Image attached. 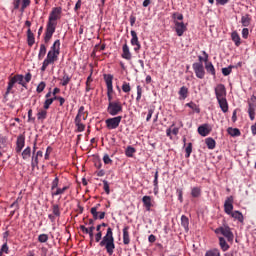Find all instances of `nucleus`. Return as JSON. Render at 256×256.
<instances>
[{"label":"nucleus","mask_w":256,"mask_h":256,"mask_svg":"<svg viewBox=\"0 0 256 256\" xmlns=\"http://www.w3.org/2000/svg\"><path fill=\"white\" fill-rule=\"evenodd\" d=\"M123 112V104L120 101L109 102L107 113L111 116L120 115Z\"/></svg>","instance_id":"nucleus-4"},{"label":"nucleus","mask_w":256,"mask_h":256,"mask_svg":"<svg viewBox=\"0 0 256 256\" xmlns=\"http://www.w3.org/2000/svg\"><path fill=\"white\" fill-rule=\"evenodd\" d=\"M122 119H123L122 116H117V117H114V118H107L105 120L107 129L108 130H115V129L119 128Z\"/></svg>","instance_id":"nucleus-8"},{"label":"nucleus","mask_w":256,"mask_h":256,"mask_svg":"<svg viewBox=\"0 0 256 256\" xmlns=\"http://www.w3.org/2000/svg\"><path fill=\"white\" fill-rule=\"evenodd\" d=\"M229 215H230V217H232L236 221H239L241 223H243V221H244V216L240 211H233Z\"/></svg>","instance_id":"nucleus-27"},{"label":"nucleus","mask_w":256,"mask_h":256,"mask_svg":"<svg viewBox=\"0 0 256 256\" xmlns=\"http://www.w3.org/2000/svg\"><path fill=\"white\" fill-rule=\"evenodd\" d=\"M60 46H61V42L59 39H57L51 46V50L48 52L60 55Z\"/></svg>","instance_id":"nucleus-24"},{"label":"nucleus","mask_w":256,"mask_h":256,"mask_svg":"<svg viewBox=\"0 0 256 256\" xmlns=\"http://www.w3.org/2000/svg\"><path fill=\"white\" fill-rule=\"evenodd\" d=\"M220 109H222L223 113H227L229 111V104L226 98L217 99Z\"/></svg>","instance_id":"nucleus-20"},{"label":"nucleus","mask_w":256,"mask_h":256,"mask_svg":"<svg viewBox=\"0 0 256 256\" xmlns=\"http://www.w3.org/2000/svg\"><path fill=\"white\" fill-rule=\"evenodd\" d=\"M9 252V248L7 246V243H5L4 245H2L1 249H0V253L1 255H3L4 253L8 254Z\"/></svg>","instance_id":"nucleus-60"},{"label":"nucleus","mask_w":256,"mask_h":256,"mask_svg":"<svg viewBox=\"0 0 256 256\" xmlns=\"http://www.w3.org/2000/svg\"><path fill=\"white\" fill-rule=\"evenodd\" d=\"M96 243H99L100 247H105L107 253L112 256L115 250V240L113 236V230L111 227L107 229L106 235L103 237V232H97L94 236Z\"/></svg>","instance_id":"nucleus-2"},{"label":"nucleus","mask_w":256,"mask_h":256,"mask_svg":"<svg viewBox=\"0 0 256 256\" xmlns=\"http://www.w3.org/2000/svg\"><path fill=\"white\" fill-rule=\"evenodd\" d=\"M16 152L17 153H21V151L23 150L24 146H25V136L23 134H20L17 137V142H16Z\"/></svg>","instance_id":"nucleus-15"},{"label":"nucleus","mask_w":256,"mask_h":256,"mask_svg":"<svg viewBox=\"0 0 256 256\" xmlns=\"http://www.w3.org/2000/svg\"><path fill=\"white\" fill-rule=\"evenodd\" d=\"M104 80L106 82V86H107V98H108V102L111 103L113 102V75L111 74H104Z\"/></svg>","instance_id":"nucleus-6"},{"label":"nucleus","mask_w":256,"mask_h":256,"mask_svg":"<svg viewBox=\"0 0 256 256\" xmlns=\"http://www.w3.org/2000/svg\"><path fill=\"white\" fill-rule=\"evenodd\" d=\"M46 54H47V47L44 44H41L39 48V53H38V60H42Z\"/></svg>","instance_id":"nucleus-34"},{"label":"nucleus","mask_w":256,"mask_h":256,"mask_svg":"<svg viewBox=\"0 0 256 256\" xmlns=\"http://www.w3.org/2000/svg\"><path fill=\"white\" fill-rule=\"evenodd\" d=\"M101 208V204H97L96 207L90 209V213L92 214L93 220H98V209Z\"/></svg>","instance_id":"nucleus-35"},{"label":"nucleus","mask_w":256,"mask_h":256,"mask_svg":"<svg viewBox=\"0 0 256 256\" xmlns=\"http://www.w3.org/2000/svg\"><path fill=\"white\" fill-rule=\"evenodd\" d=\"M232 40L235 43L236 47H239L241 45V38L237 31H233Z\"/></svg>","instance_id":"nucleus-31"},{"label":"nucleus","mask_w":256,"mask_h":256,"mask_svg":"<svg viewBox=\"0 0 256 256\" xmlns=\"http://www.w3.org/2000/svg\"><path fill=\"white\" fill-rule=\"evenodd\" d=\"M48 240H49V235L48 234L43 233V234H40L38 236V242L41 243V244L47 243Z\"/></svg>","instance_id":"nucleus-44"},{"label":"nucleus","mask_w":256,"mask_h":256,"mask_svg":"<svg viewBox=\"0 0 256 256\" xmlns=\"http://www.w3.org/2000/svg\"><path fill=\"white\" fill-rule=\"evenodd\" d=\"M202 55H204L205 59L202 56H199V63H202L203 61L209 63L207 62L209 60V54H207L205 51H202Z\"/></svg>","instance_id":"nucleus-51"},{"label":"nucleus","mask_w":256,"mask_h":256,"mask_svg":"<svg viewBox=\"0 0 256 256\" xmlns=\"http://www.w3.org/2000/svg\"><path fill=\"white\" fill-rule=\"evenodd\" d=\"M122 58L126 59V60H131L132 59V54L130 52V48L126 43L123 46Z\"/></svg>","instance_id":"nucleus-25"},{"label":"nucleus","mask_w":256,"mask_h":256,"mask_svg":"<svg viewBox=\"0 0 256 256\" xmlns=\"http://www.w3.org/2000/svg\"><path fill=\"white\" fill-rule=\"evenodd\" d=\"M8 147V138L0 135V150L5 151Z\"/></svg>","instance_id":"nucleus-30"},{"label":"nucleus","mask_w":256,"mask_h":256,"mask_svg":"<svg viewBox=\"0 0 256 256\" xmlns=\"http://www.w3.org/2000/svg\"><path fill=\"white\" fill-rule=\"evenodd\" d=\"M154 112H155L154 109H148V113H147V117H146V122H150L151 121V118H152V115H153Z\"/></svg>","instance_id":"nucleus-61"},{"label":"nucleus","mask_w":256,"mask_h":256,"mask_svg":"<svg viewBox=\"0 0 256 256\" xmlns=\"http://www.w3.org/2000/svg\"><path fill=\"white\" fill-rule=\"evenodd\" d=\"M181 225L186 231H188L189 228V219L187 216H181Z\"/></svg>","instance_id":"nucleus-42"},{"label":"nucleus","mask_w":256,"mask_h":256,"mask_svg":"<svg viewBox=\"0 0 256 256\" xmlns=\"http://www.w3.org/2000/svg\"><path fill=\"white\" fill-rule=\"evenodd\" d=\"M158 178H159V171L156 170L155 174H154V181H153V184H154V195L155 196H157L158 193H159Z\"/></svg>","instance_id":"nucleus-28"},{"label":"nucleus","mask_w":256,"mask_h":256,"mask_svg":"<svg viewBox=\"0 0 256 256\" xmlns=\"http://www.w3.org/2000/svg\"><path fill=\"white\" fill-rule=\"evenodd\" d=\"M47 116H48V112L47 110H39L38 113H37V119L39 121H44L45 119H47Z\"/></svg>","instance_id":"nucleus-38"},{"label":"nucleus","mask_w":256,"mask_h":256,"mask_svg":"<svg viewBox=\"0 0 256 256\" xmlns=\"http://www.w3.org/2000/svg\"><path fill=\"white\" fill-rule=\"evenodd\" d=\"M56 188H59V177L55 176L54 180L51 183V191H55Z\"/></svg>","instance_id":"nucleus-48"},{"label":"nucleus","mask_w":256,"mask_h":256,"mask_svg":"<svg viewBox=\"0 0 256 256\" xmlns=\"http://www.w3.org/2000/svg\"><path fill=\"white\" fill-rule=\"evenodd\" d=\"M212 129L208 124H204L201 125L200 127H198V133L202 136V137H206L211 133Z\"/></svg>","instance_id":"nucleus-16"},{"label":"nucleus","mask_w":256,"mask_h":256,"mask_svg":"<svg viewBox=\"0 0 256 256\" xmlns=\"http://www.w3.org/2000/svg\"><path fill=\"white\" fill-rule=\"evenodd\" d=\"M18 83L19 85H22L24 88H27L26 82L24 81V76L21 74H17L12 78H9L7 90L5 93V96H8L9 94L13 93V87L14 85Z\"/></svg>","instance_id":"nucleus-3"},{"label":"nucleus","mask_w":256,"mask_h":256,"mask_svg":"<svg viewBox=\"0 0 256 256\" xmlns=\"http://www.w3.org/2000/svg\"><path fill=\"white\" fill-rule=\"evenodd\" d=\"M174 26H175V32H177V35L179 37L183 36L184 33L187 31V26L185 25L184 22L174 21Z\"/></svg>","instance_id":"nucleus-13"},{"label":"nucleus","mask_w":256,"mask_h":256,"mask_svg":"<svg viewBox=\"0 0 256 256\" xmlns=\"http://www.w3.org/2000/svg\"><path fill=\"white\" fill-rule=\"evenodd\" d=\"M215 95H216V99H226V88L223 84H218L215 87Z\"/></svg>","instance_id":"nucleus-12"},{"label":"nucleus","mask_w":256,"mask_h":256,"mask_svg":"<svg viewBox=\"0 0 256 256\" xmlns=\"http://www.w3.org/2000/svg\"><path fill=\"white\" fill-rule=\"evenodd\" d=\"M52 213L57 218L61 216L60 206L58 204L52 205Z\"/></svg>","instance_id":"nucleus-40"},{"label":"nucleus","mask_w":256,"mask_h":256,"mask_svg":"<svg viewBox=\"0 0 256 256\" xmlns=\"http://www.w3.org/2000/svg\"><path fill=\"white\" fill-rule=\"evenodd\" d=\"M53 103V99L47 98L44 102L43 108L48 110Z\"/></svg>","instance_id":"nucleus-53"},{"label":"nucleus","mask_w":256,"mask_h":256,"mask_svg":"<svg viewBox=\"0 0 256 256\" xmlns=\"http://www.w3.org/2000/svg\"><path fill=\"white\" fill-rule=\"evenodd\" d=\"M187 107H190L192 110H194L197 114L201 113V109L199 106L194 102H189L186 104Z\"/></svg>","instance_id":"nucleus-43"},{"label":"nucleus","mask_w":256,"mask_h":256,"mask_svg":"<svg viewBox=\"0 0 256 256\" xmlns=\"http://www.w3.org/2000/svg\"><path fill=\"white\" fill-rule=\"evenodd\" d=\"M192 69L198 79L205 78L206 72H205L204 65L202 62H194L192 64Z\"/></svg>","instance_id":"nucleus-9"},{"label":"nucleus","mask_w":256,"mask_h":256,"mask_svg":"<svg viewBox=\"0 0 256 256\" xmlns=\"http://www.w3.org/2000/svg\"><path fill=\"white\" fill-rule=\"evenodd\" d=\"M192 152H193V143L189 142L188 146L186 147V155H185L186 158L191 157Z\"/></svg>","instance_id":"nucleus-49"},{"label":"nucleus","mask_w":256,"mask_h":256,"mask_svg":"<svg viewBox=\"0 0 256 256\" xmlns=\"http://www.w3.org/2000/svg\"><path fill=\"white\" fill-rule=\"evenodd\" d=\"M27 43L29 47H32L35 43V38H34V34L31 31V29L27 30Z\"/></svg>","instance_id":"nucleus-29"},{"label":"nucleus","mask_w":256,"mask_h":256,"mask_svg":"<svg viewBox=\"0 0 256 256\" xmlns=\"http://www.w3.org/2000/svg\"><path fill=\"white\" fill-rule=\"evenodd\" d=\"M62 8L61 7H53L50 15L48 16V22L46 25L44 42L49 43L53 34L56 32V28L58 25V20L61 19Z\"/></svg>","instance_id":"nucleus-1"},{"label":"nucleus","mask_w":256,"mask_h":256,"mask_svg":"<svg viewBox=\"0 0 256 256\" xmlns=\"http://www.w3.org/2000/svg\"><path fill=\"white\" fill-rule=\"evenodd\" d=\"M233 68H234V66H232V65H230V66L227 67V68H223V69H222V74H223L224 76L230 75Z\"/></svg>","instance_id":"nucleus-50"},{"label":"nucleus","mask_w":256,"mask_h":256,"mask_svg":"<svg viewBox=\"0 0 256 256\" xmlns=\"http://www.w3.org/2000/svg\"><path fill=\"white\" fill-rule=\"evenodd\" d=\"M219 245L223 252L228 251L230 248L229 244L226 243V240L223 237H219Z\"/></svg>","instance_id":"nucleus-33"},{"label":"nucleus","mask_w":256,"mask_h":256,"mask_svg":"<svg viewBox=\"0 0 256 256\" xmlns=\"http://www.w3.org/2000/svg\"><path fill=\"white\" fill-rule=\"evenodd\" d=\"M81 115H84V106H81L78 110V114H76L74 118V124H75V132H84L86 129V125L81 120Z\"/></svg>","instance_id":"nucleus-5"},{"label":"nucleus","mask_w":256,"mask_h":256,"mask_svg":"<svg viewBox=\"0 0 256 256\" xmlns=\"http://www.w3.org/2000/svg\"><path fill=\"white\" fill-rule=\"evenodd\" d=\"M142 202H143V205L146 209L147 212H150L151 211V207L153 206L152 205V199L150 196H144L142 198Z\"/></svg>","instance_id":"nucleus-21"},{"label":"nucleus","mask_w":256,"mask_h":256,"mask_svg":"<svg viewBox=\"0 0 256 256\" xmlns=\"http://www.w3.org/2000/svg\"><path fill=\"white\" fill-rule=\"evenodd\" d=\"M172 19H173L174 21H177L176 19H178L179 21H181V20L184 19V15H183V14L173 13V14H172Z\"/></svg>","instance_id":"nucleus-58"},{"label":"nucleus","mask_w":256,"mask_h":256,"mask_svg":"<svg viewBox=\"0 0 256 256\" xmlns=\"http://www.w3.org/2000/svg\"><path fill=\"white\" fill-rule=\"evenodd\" d=\"M102 183H104V190H105L106 194L110 195V193H111L110 184L106 180L102 181Z\"/></svg>","instance_id":"nucleus-56"},{"label":"nucleus","mask_w":256,"mask_h":256,"mask_svg":"<svg viewBox=\"0 0 256 256\" xmlns=\"http://www.w3.org/2000/svg\"><path fill=\"white\" fill-rule=\"evenodd\" d=\"M205 143L210 150H213L216 147V142L212 137L206 138Z\"/></svg>","instance_id":"nucleus-37"},{"label":"nucleus","mask_w":256,"mask_h":256,"mask_svg":"<svg viewBox=\"0 0 256 256\" xmlns=\"http://www.w3.org/2000/svg\"><path fill=\"white\" fill-rule=\"evenodd\" d=\"M202 190L199 187H193L191 189V197L198 198L201 197Z\"/></svg>","instance_id":"nucleus-39"},{"label":"nucleus","mask_w":256,"mask_h":256,"mask_svg":"<svg viewBox=\"0 0 256 256\" xmlns=\"http://www.w3.org/2000/svg\"><path fill=\"white\" fill-rule=\"evenodd\" d=\"M14 9L15 10H19L21 12H24V10L30 6L31 4V1L30 0H22V8H20V5H21V0H14Z\"/></svg>","instance_id":"nucleus-14"},{"label":"nucleus","mask_w":256,"mask_h":256,"mask_svg":"<svg viewBox=\"0 0 256 256\" xmlns=\"http://www.w3.org/2000/svg\"><path fill=\"white\" fill-rule=\"evenodd\" d=\"M31 79H32V74L30 72H28L25 77H24V82L27 84V83H30L31 82Z\"/></svg>","instance_id":"nucleus-64"},{"label":"nucleus","mask_w":256,"mask_h":256,"mask_svg":"<svg viewBox=\"0 0 256 256\" xmlns=\"http://www.w3.org/2000/svg\"><path fill=\"white\" fill-rule=\"evenodd\" d=\"M251 16L250 14H245L241 17V24L242 27H249L251 25Z\"/></svg>","instance_id":"nucleus-26"},{"label":"nucleus","mask_w":256,"mask_h":256,"mask_svg":"<svg viewBox=\"0 0 256 256\" xmlns=\"http://www.w3.org/2000/svg\"><path fill=\"white\" fill-rule=\"evenodd\" d=\"M136 150L134 147L132 146H127L126 150H125V155L127 157H133V155L135 154Z\"/></svg>","instance_id":"nucleus-46"},{"label":"nucleus","mask_w":256,"mask_h":256,"mask_svg":"<svg viewBox=\"0 0 256 256\" xmlns=\"http://www.w3.org/2000/svg\"><path fill=\"white\" fill-rule=\"evenodd\" d=\"M22 157L24 160H27L31 157V147H27L23 152H22Z\"/></svg>","instance_id":"nucleus-47"},{"label":"nucleus","mask_w":256,"mask_h":256,"mask_svg":"<svg viewBox=\"0 0 256 256\" xmlns=\"http://www.w3.org/2000/svg\"><path fill=\"white\" fill-rule=\"evenodd\" d=\"M39 165V157L33 154L32 157V168H36Z\"/></svg>","instance_id":"nucleus-52"},{"label":"nucleus","mask_w":256,"mask_h":256,"mask_svg":"<svg viewBox=\"0 0 256 256\" xmlns=\"http://www.w3.org/2000/svg\"><path fill=\"white\" fill-rule=\"evenodd\" d=\"M205 256H221V253L219 249H211L206 252Z\"/></svg>","instance_id":"nucleus-45"},{"label":"nucleus","mask_w":256,"mask_h":256,"mask_svg":"<svg viewBox=\"0 0 256 256\" xmlns=\"http://www.w3.org/2000/svg\"><path fill=\"white\" fill-rule=\"evenodd\" d=\"M70 188V184L69 185H65L64 187L60 188V187H57L55 188L54 191L51 192V196L52 197H58V196H61L63 194H65V192Z\"/></svg>","instance_id":"nucleus-17"},{"label":"nucleus","mask_w":256,"mask_h":256,"mask_svg":"<svg viewBox=\"0 0 256 256\" xmlns=\"http://www.w3.org/2000/svg\"><path fill=\"white\" fill-rule=\"evenodd\" d=\"M130 226H125L123 229V242L124 245L130 244V235H129Z\"/></svg>","instance_id":"nucleus-23"},{"label":"nucleus","mask_w":256,"mask_h":256,"mask_svg":"<svg viewBox=\"0 0 256 256\" xmlns=\"http://www.w3.org/2000/svg\"><path fill=\"white\" fill-rule=\"evenodd\" d=\"M178 94H179V99L180 100L187 99L188 95H189V90H188L187 86L180 87V90H179Z\"/></svg>","instance_id":"nucleus-22"},{"label":"nucleus","mask_w":256,"mask_h":256,"mask_svg":"<svg viewBox=\"0 0 256 256\" xmlns=\"http://www.w3.org/2000/svg\"><path fill=\"white\" fill-rule=\"evenodd\" d=\"M102 160L104 161L105 164H112L113 160L110 158V156L108 154L104 155V158H102Z\"/></svg>","instance_id":"nucleus-59"},{"label":"nucleus","mask_w":256,"mask_h":256,"mask_svg":"<svg viewBox=\"0 0 256 256\" xmlns=\"http://www.w3.org/2000/svg\"><path fill=\"white\" fill-rule=\"evenodd\" d=\"M248 116H250V120L253 121L256 118V96L253 95L248 101V110H247Z\"/></svg>","instance_id":"nucleus-10"},{"label":"nucleus","mask_w":256,"mask_h":256,"mask_svg":"<svg viewBox=\"0 0 256 256\" xmlns=\"http://www.w3.org/2000/svg\"><path fill=\"white\" fill-rule=\"evenodd\" d=\"M205 68H206V71L208 74L213 75V76L216 75V71H215V68H214L212 62H206Z\"/></svg>","instance_id":"nucleus-32"},{"label":"nucleus","mask_w":256,"mask_h":256,"mask_svg":"<svg viewBox=\"0 0 256 256\" xmlns=\"http://www.w3.org/2000/svg\"><path fill=\"white\" fill-rule=\"evenodd\" d=\"M58 57H59V54L48 52L44 62L48 63V64H51V65L55 64V62L58 60Z\"/></svg>","instance_id":"nucleus-19"},{"label":"nucleus","mask_w":256,"mask_h":256,"mask_svg":"<svg viewBox=\"0 0 256 256\" xmlns=\"http://www.w3.org/2000/svg\"><path fill=\"white\" fill-rule=\"evenodd\" d=\"M122 90H123L125 93H129V92L131 91V86H130V84L124 82V83H123V86H122Z\"/></svg>","instance_id":"nucleus-57"},{"label":"nucleus","mask_w":256,"mask_h":256,"mask_svg":"<svg viewBox=\"0 0 256 256\" xmlns=\"http://www.w3.org/2000/svg\"><path fill=\"white\" fill-rule=\"evenodd\" d=\"M248 36H249V29L248 28H244L242 30V37H243V39H248Z\"/></svg>","instance_id":"nucleus-63"},{"label":"nucleus","mask_w":256,"mask_h":256,"mask_svg":"<svg viewBox=\"0 0 256 256\" xmlns=\"http://www.w3.org/2000/svg\"><path fill=\"white\" fill-rule=\"evenodd\" d=\"M177 195H178V200L180 201V203H183L184 199H183V190L178 189L177 190Z\"/></svg>","instance_id":"nucleus-62"},{"label":"nucleus","mask_w":256,"mask_h":256,"mask_svg":"<svg viewBox=\"0 0 256 256\" xmlns=\"http://www.w3.org/2000/svg\"><path fill=\"white\" fill-rule=\"evenodd\" d=\"M233 199H232V197H229V198H227V200L225 201V204H224V211H225V213L226 214H231V213H233L234 211H233Z\"/></svg>","instance_id":"nucleus-18"},{"label":"nucleus","mask_w":256,"mask_h":256,"mask_svg":"<svg viewBox=\"0 0 256 256\" xmlns=\"http://www.w3.org/2000/svg\"><path fill=\"white\" fill-rule=\"evenodd\" d=\"M215 233L217 235L224 236L228 242H232L234 239L233 233L231 232V229L229 226L219 227L215 230Z\"/></svg>","instance_id":"nucleus-7"},{"label":"nucleus","mask_w":256,"mask_h":256,"mask_svg":"<svg viewBox=\"0 0 256 256\" xmlns=\"http://www.w3.org/2000/svg\"><path fill=\"white\" fill-rule=\"evenodd\" d=\"M70 81H71V77L69 76L68 73L64 72L61 85L66 87L70 83Z\"/></svg>","instance_id":"nucleus-41"},{"label":"nucleus","mask_w":256,"mask_h":256,"mask_svg":"<svg viewBox=\"0 0 256 256\" xmlns=\"http://www.w3.org/2000/svg\"><path fill=\"white\" fill-rule=\"evenodd\" d=\"M46 86L47 85L43 81L41 83H39L37 88H36L37 93L43 92Z\"/></svg>","instance_id":"nucleus-54"},{"label":"nucleus","mask_w":256,"mask_h":256,"mask_svg":"<svg viewBox=\"0 0 256 256\" xmlns=\"http://www.w3.org/2000/svg\"><path fill=\"white\" fill-rule=\"evenodd\" d=\"M142 87L141 86H137V97H136V101L137 102H140L141 100V97H142Z\"/></svg>","instance_id":"nucleus-55"},{"label":"nucleus","mask_w":256,"mask_h":256,"mask_svg":"<svg viewBox=\"0 0 256 256\" xmlns=\"http://www.w3.org/2000/svg\"><path fill=\"white\" fill-rule=\"evenodd\" d=\"M130 35H132V39H130V44L134 47V51L138 52L141 49V44L139 42L138 34L135 30L130 31Z\"/></svg>","instance_id":"nucleus-11"},{"label":"nucleus","mask_w":256,"mask_h":256,"mask_svg":"<svg viewBox=\"0 0 256 256\" xmlns=\"http://www.w3.org/2000/svg\"><path fill=\"white\" fill-rule=\"evenodd\" d=\"M227 132L232 137H239L241 135V132H240V130L238 128L229 127L227 129Z\"/></svg>","instance_id":"nucleus-36"}]
</instances>
